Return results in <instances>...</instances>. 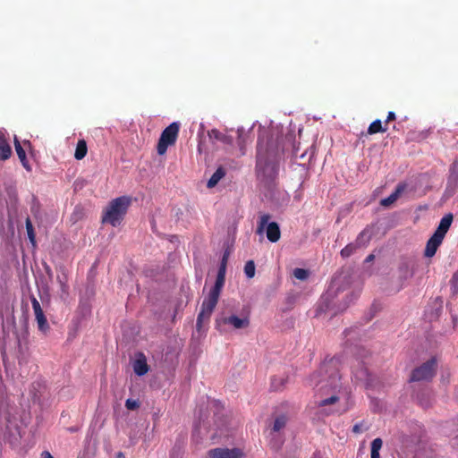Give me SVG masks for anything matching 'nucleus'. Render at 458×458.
<instances>
[{
  "mask_svg": "<svg viewBox=\"0 0 458 458\" xmlns=\"http://www.w3.org/2000/svg\"><path fill=\"white\" fill-rule=\"evenodd\" d=\"M227 326L232 327L233 329L247 328L250 326V318L247 316L240 318L234 314H232L230 316L221 314L216 317L215 320L216 329H217L221 333H224L227 331Z\"/></svg>",
  "mask_w": 458,
  "mask_h": 458,
  "instance_id": "7ed1b4c3",
  "label": "nucleus"
},
{
  "mask_svg": "<svg viewBox=\"0 0 458 458\" xmlns=\"http://www.w3.org/2000/svg\"><path fill=\"white\" fill-rule=\"evenodd\" d=\"M133 372H148V365L147 363V358L142 352H138L135 355L133 361Z\"/></svg>",
  "mask_w": 458,
  "mask_h": 458,
  "instance_id": "4468645a",
  "label": "nucleus"
},
{
  "mask_svg": "<svg viewBox=\"0 0 458 458\" xmlns=\"http://www.w3.org/2000/svg\"><path fill=\"white\" fill-rule=\"evenodd\" d=\"M353 432H355V433H360V428L359 425H355L353 427Z\"/></svg>",
  "mask_w": 458,
  "mask_h": 458,
  "instance_id": "e433bc0d",
  "label": "nucleus"
},
{
  "mask_svg": "<svg viewBox=\"0 0 458 458\" xmlns=\"http://www.w3.org/2000/svg\"><path fill=\"white\" fill-rule=\"evenodd\" d=\"M375 259V255L374 254H369L366 259H365V262L366 263H369V262H371L373 261Z\"/></svg>",
  "mask_w": 458,
  "mask_h": 458,
  "instance_id": "c9c22d12",
  "label": "nucleus"
},
{
  "mask_svg": "<svg viewBox=\"0 0 458 458\" xmlns=\"http://www.w3.org/2000/svg\"><path fill=\"white\" fill-rule=\"evenodd\" d=\"M403 191V187L398 185L396 190L391 195H389L387 198L381 199V202H380L381 205L384 207L390 206L394 201H396V199L399 198V196Z\"/></svg>",
  "mask_w": 458,
  "mask_h": 458,
  "instance_id": "b1692460",
  "label": "nucleus"
},
{
  "mask_svg": "<svg viewBox=\"0 0 458 458\" xmlns=\"http://www.w3.org/2000/svg\"><path fill=\"white\" fill-rule=\"evenodd\" d=\"M118 458H122V454H119Z\"/></svg>",
  "mask_w": 458,
  "mask_h": 458,
  "instance_id": "79ce46f5",
  "label": "nucleus"
},
{
  "mask_svg": "<svg viewBox=\"0 0 458 458\" xmlns=\"http://www.w3.org/2000/svg\"><path fill=\"white\" fill-rule=\"evenodd\" d=\"M419 379H420V377H413L411 380V381H414V380H419Z\"/></svg>",
  "mask_w": 458,
  "mask_h": 458,
  "instance_id": "a19ab883",
  "label": "nucleus"
},
{
  "mask_svg": "<svg viewBox=\"0 0 458 458\" xmlns=\"http://www.w3.org/2000/svg\"><path fill=\"white\" fill-rule=\"evenodd\" d=\"M12 155V148L8 143L5 135L0 131V159L6 160Z\"/></svg>",
  "mask_w": 458,
  "mask_h": 458,
  "instance_id": "2eb2a0df",
  "label": "nucleus"
},
{
  "mask_svg": "<svg viewBox=\"0 0 458 458\" xmlns=\"http://www.w3.org/2000/svg\"><path fill=\"white\" fill-rule=\"evenodd\" d=\"M219 297L210 293L203 300L200 310L197 317L196 328L198 331L201 330L202 325L209 321L210 317L217 305Z\"/></svg>",
  "mask_w": 458,
  "mask_h": 458,
  "instance_id": "39448f33",
  "label": "nucleus"
},
{
  "mask_svg": "<svg viewBox=\"0 0 458 458\" xmlns=\"http://www.w3.org/2000/svg\"><path fill=\"white\" fill-rule=\"evenodd\" d=\"M383 442L381 438H375L371 443L370 458H380L379 451L382 448Z\"/></svg>",
  "mask_w": 458,
  "mask_h": 458,
  "instance_id": "393cba45",
  "label": "nucleus"
},
{
  "mask_svg": "<svg viewBox=\"0 0 458 458\" xmlns=\"http://www.w3.org/2000/svg\"><path fill=\"white\" fill-rule=\"evenodd\" d=\"M295 278L304 281L309 277V271L304 268H295L293 272Z\"/></svg>",
  "mask_w": 458,
  "mask_h": 458,
  "instance_id": "c85d7f7f",
  "label": "nucleus"
},
{
  "mask_svg": "<svg viewBox=\"0 0 458 458\" xmlns=\"http://www.w3.org/2000/svg\"><path fill=\"white\" fill-rule=\"evenodd\" d=\"M400 269H405V270H408V266H407V264H403V265L400 267Z\"/></svg>",
  "mask_w": 458,
  "mask_h": 458,
  "instance_id": "4c0bfd02",
  "label": "nucleus"
},
{
  "mask_svg": "<svg viewBox=\"0 0 458 458\" xmlns=\"http://www.w3.org/2000/svg\"><path fill=\"white\" fill-rule=\"evenodd\" d=\"M208 135L210 140H216L224 144L232 145L233 142L232 136L226 135L217 129H212L208 131Z\"/></svg>",
  "mask_w": 458,
  "mask_h": 458,
  "instance_id": "dca6fc26",
  "label": "nucleus"
},
{
  "mask_svg": "<svg viewBox=\"0 0 458 458\" xmlns=\"http://www.w3.org/2000/svg\"><path fill=\"white\" fill-rule=\"evenodd\" d=\"M179 130V123L174 122L162 131L157 146L158 155L165 154L168 147L175 144Z\"/></svg>",
  "mask_w": 458,
  "mask_h": 458,
  "instance_id": "20e7f679",
  "label": "nucleus"
},
{
  "mask_svg": "<svg viewBox=\"0 0 458 458\" xmlns=\"http://www.w3.org/2000/svg\"><path fill=\"white\" fill-rule=\"evenodd\" d=\"M458 188V163L455 161L450 167V174L446 190L453 195Z\"/></svg>",
  "mask_w": 458,
  "mask_h": 458,
  "instance_id": "9b49d317",
  "label": "nucleus"
},
{
  "mask_svg": "<svg viewBox=\"0 0 458 458\" xmlns=\"http://www.w3.org/2000/svg\"><path fill=\"white\" fill-rule=\"evenodd\" d=\"M287 380L288 377L286 374H274L270 378L271 388L276 391L280 390L284 387Z\"/></svg>",
  "mask_w": 458,
  "mask_h": 458,
  "instance_id": "aec40b11",
  "label": "nucleus"
},
{
  "mask_svg": "<svg viewBox=\"0 0 458 458\" xmlns=\"http://www.w3.org/2000/svg\"><path fill=\"white\" fill-rule=\"evenodd\" d=\"M343 359L342 356L332 357L330 359H326L322 364V369L328 370H340L344 369V367L342 366Z\"/></svg>",
  "mask_w": 458,
  "mask_h": 458,
  "instance_id": "ddd939ff",
  "label": "nucleus"
},
{
  "mask_svg": "<svg viewBox=\"0 0 458 458\" xmlns=\"http://www.w3.org/2000/svg\"><path fill=\"white\" fill-rule=\"evenodd\" d=\"M386 131H387V126H386V125L383 126L381 120L377 119L369 124L367 132L366 133L362 132L361 135H364V134L372 135V134H375L377 132H386Z\"/></svg>",
  "mask_w": 458,
  "mask_h": 458,
  "instance_id": "412c9836",
  "label": "nucleus"
},
{
  "mask_svg": "<svg viewBox=\"0 0 458 458\" xmlns=\"http://www.w3.org/2000/svg\"><path fill=\"white\" fill-rule=\"evenodd\" d=\"M208 458H244V453L239 448L218 447L208 451Z\"/></svg>",
  "mask_w": 458,
  "mask_h": 458,
  "instance_id": "6e6552de",
  "label": "nucleus"
},
{
  "mask_svg": "<svg viewBox=\"0 0 458 458\" xmlns=\"http://www.w3.org/2000/svg\"><path fill=\"white\" fill-rule=\"evenodd\" d=\"M244 273L248 278H252L255 276V263L253 260H249L245 263Z\"/></svg>",
  "mask_w": 458,
  "mask_h": 458,
  "instance_id": "cd10ccee",
  "label": "nucleus"
},
{
  "mask_svg": "<svg viewBox=\"0 0 458 458\" xmlns=\"http://www.w3.org/2000/svg\"><path fill=\"white\" fill-rule=\"evenodd\" d=\"M286 423H287L286 416L280 415L276 418L273 427H272V430L274 432H280L285 427Z\"/></svg>",
  "mask_w": 458,
  "mask_h": 458,
  "instance_id": "a878e982",
  "label": "nucleus"
},
{
  "mask_svg": "<svg viewBox=\"0 0 458 458\" xmlns=\"http://www.w3.org/2000/svg\"><path fill=\"white\" fill-rule=\"evenodd\" d=\"M225 275L224 274V272L218 271L216 279V283L208 293L215 295L216 297H219L222 288L225 284Z\"/></svg>",
  "mask_w": 458,
  "mask_h": 458,
  "instance_id": "6ab92c4d",
  "label": "nucleus"
},
{
  "mask_svg": "<svg viewBox=\"0 0 458 458\" xmlns=\"http://www.w3.org/2000/svg\"><path fill=\"white\" fill-rule=\"evenodd\" d=\"M326 414H329L331 412H334L335 411L334 410H328L327 411L326 409L323 411Z\"/></svg>",
  "mask_w": 458,
  "mask_h": 458,
  "instance_id": "58836bf2",
  "label": "nucleus"
},
{
  "mask_svg": "<svg viewBox=\"0 0 458 458\" xmlns=\"http://www.w3.org/2000/svg\"><path fill=\"white\" fill-rule=\"evenodd\" d=\"M25 224H26V230H27L28 238H29L30 242H31V244L33 246H35L36 245V233H35V231H34V227H33L32 222L30 219V217H27Z\"/></svg>",
  "mask_w": 458,
  "mask_h": 458,
  "instance_id": "bb28decb",
  "label": "nucleus"
},
{
  "mask_svg": "<svg viewBox=\"0 0 458 458\" xmlns=\"http://www.w3.org/2000/svg\"><path fill=\"white\" fill-rule=\"evenodd\" d=\"M87 152H88V147H87V143H86L85 140H83V139L79 140L77 142V146H76V149H75V153H74L75 159H77V160L83 159L86 157Z\"/></svg>",
  "mask_w": 458,
  "mask_h": 458,
  "instance_id": "4be33fe9",
  "label": "nucleus"
},
{
  "mask_svg": "<svg viewBox=\"0 0 458 458\" xmlns=\"http://www.w3.org/2000/svg\"><path fill=\"white\" fill-rule=\"evenodd\" d=\"M40 458H54V457L52 456V454L49 452L45 451L41 454Z\"/></svg>",
  "mask_w": 458,
  "mask_h": 458,
  "instance_id": "f704fd0d",
  "label": "nucleus"
},
{
  "mask_svg": "<svg viewBox=\"0 0 458 458\" xmlns=\"http://www.w3.org/2000/svg\"><path fill=\"white\" fill-rule=\"evenodd\" d=\"M125 406L128 410L134 411L140 407V403L135 399H127L125 402Z\"/></svg>",
  "mask_w": 458,
  "mask_h": 458,
  "instance_id": "7c9ffc66",
  "label": "nucleus"
},
{
  "mask_svg": "<svg viewBox=\"0 0 458 458\" xmlns=\"http://www.w3.org/2000/svg\"><path fill=\"white\" fill-rule=\"evenodd\" d=\"M227 258L224 255L218 271H223L225 275Z\"/></svg>",
  "mask_w": 458,
  "mask_h": 458,
  "instance_id": "473e14b6",
  "label": "nucleus"
},
{
  "mask_svg": "<svg viewBox=\"0 0 458 458\" xmlns=\"http://www.w3.org/2000/svg\"><path fill=\"white\" fill-rule=\"evenodd\" d=\"M225 175V171L223 167H218L212 176L208 181L207 186L208 188L215 187L218 182Z\"/></svg>",
  "mask_w": 458,
  "mask_h": 458,
  "instance_id": "5701e85b",
  "label": "nucleus"
},
{
  "mask_svg": "<svg viewBox=\"0 0 458 458\" xmlns=\"http://www.w3.org/2000/svg\"><path fill=\"white\" fill-rule=\"evenodd\" d=\"M270 215L263 214L259 217L257 233L261 234L266 230L267 238L271 242H276L281 237V231L276 222H270Z\"/></svg>",
  "mask_w": 458,
  "mask_h": 458,
  "instance_id": "423d86ee",
  "label": "nucleus"
},
{
  "mask_svg": "<svg viewBox=\"0 0 458 458\" xmlns=\"http://www.w3.org/2000/svg\"><path fill=\"white\" fill-rule=\"evenodd\" d=\"M437 369V360L436 357H432L420 367L413 369L411 372H435Z\"/></svg>",
  "mask_w": 458,
  "mask_h": 458,
  "instance_id": "a211bd4d",
  "label": "nucleus"
},
{
  "mask_svg": "<svg viewBox=\"0 0 458 458\" xmlns=\"http://www.w3.org/2000/svg\"><path fill=\"white\" fill-rule=\"evenodd\" d=\"M130 204L131 199L127 196L114 199L103 212L102 223L110 224L114 227L118 226L123 220Z\"/></svg>",
  "mask_w": 458,
  "mask_h": 458,
  "instance_id": "f03ea898",
  "label": "nucleus"
},
{
  "mask_svg": "<svg viewBox=\"0 0 458 458\" xmlns=\"http://www.w3.org/2000/svg\"><path fill=\"white\" fill-rule=\"evenodd\" d=\"M278 148L272 137L259 135L257 144L256 174L265 182H273L278 174Z\"/></svg>",
  "mask_w": 458,
  "mask_h": 458,
  "instance_id": "f257e3e1",
  "label": "nucleus"
},
{
  "mask_svg": "<svg viewBox=\"0 0 458 458\" xmlns=\"http://www.w3.org/2000/svg\"><path fill=\"white\" fill-rule=\"evenodd\" d=\"M31 304L38 329L43 333H47L49 330V325L39 301L35 297H32Z\"/></svg>",
  "mask_w": 458,
  "mask_h": 458,
  "instance_id": "1a4fd4ad",
  "label": "nucleus"
},
{
  "mask_svg": "<svg viewBox=\"0 0 458 458\" xmlns=\"http://www.w3.org/2000/svg\"><path fill=\"white\" fill-rule=\"evenodd\" d=\"M337 401H338V397L335 395H332L329 398H326V399L320 401L318 405L321 408H325L327 405L335 403Z\"/></svg>",
  "mask_w": 458,
  "mask_h": 458,
  "instance_id": "c756f323",
  "label": "nucleus"
},
{
  "mask_svg": "<svg viewBox=\"0 0 458 458\" xmlns=\"http://www.w3.org/2000/svg\"><path fill=\"white\" fill-rule=\"evenodd\" d=\"M443 237L436 233H433V235L427 242L426 248L424 250V256L427 258H432L436 254L441 243L443 242Z\"/></svg>",
  "mask_w": 458,
  "mask_h": 458,
  "instance_id": "9d476101",
  "label": "nucleus"
},
{
  "mask_svg": "<svg viewBox=\"0 0 458 458\" xmlns=\"http://www.w3.org/2000/svg\"><path fill=\"white\" fill-rule=\"evenodd\" d=\"M453 219H454L453 214L448 213V214L445 215L441 218L440 223L434 233L445 238L446 233L448 232L449 228L453 223Z\"/></svg>",
  "mask_w": 458,
  "mask_h": 458,
  "instance_id": "f8f14e48",
  "label": "nucleus"
},
{
  "mask_svg": "<svg viewBox=\"0 0 458 458\" xmlns=\"http://www.w3.org/2000/svg\"><path fill=\"white\" fill-rule=\"evenodd\" d=\"M396 116H395V114L394 112H388L387 114V116H386V119L385 121V125L387 126V123H389L390 122L395 120Z\"/></svg>",
  "mask_w": 458,
  "mask_h": 458,
  "instance_id": "2f4dec72",
  "label": "nucleus"
},
{
  "mask_svg": "<svg viewBox=\"0 0 458 458\" xmlns=\"http://www.w3.org/2000/svg\"><path fill=\"white\" fill-rule=\"evenodd\" d=\"M194 432H195V433H197V432H198V433H199V434H200V433H201V428H196Z\"/></svg>",
  "mask_w": 458,
  "mask_h": 458,
  "instance_id": "ea45409f",
  "label": "nucleus"
},
{
  "mask_svg": "<svg viewBox=\"0 0 458 458\" xmlns=\"http://www.w3.org/2000/svg\"><path fill=\"white\" fill-rule=\"evenodd\" d=\"M357 354L359 355V357L364 358V357H367V355L369 354V352L366 351L365 349L361 348V349L358 350Z\"/></svg>",
  "mask_w": 458,
  "mask_h": 458,
  "instance_id": "72a5a7b5",
  "label": "nucleus"
},
{
  "mask_svg": "<svg viewBox=\"0 0 458 458\" xmlns=\"http://www.w3.org/2000/svg\"><path fill=\"white\" fill-rule=\"evenodd\" d=\"M14 147H15V151L17 153V156H18V157H19L22 166L27 171H30L31 167H30V165L29 161H28V159H27L26 152L23 149V148L21 147L20 141L17 140L16 137L14 139Z\"/></svg>",
  "mask_w": 458,
  "mask_h": 458,
  "instance_id": "f3484780",
  "label": "nucleus"
},
{
  "mask_svg": "<svg viewBox=\"0 0 458 458\" xmlns=\"http://www.w3.org/2000/svg\"><path fill=\"white\" fill-rule=\"evenodd\" d=\"M368 230L364 229L362 230L354 243H349L347 244L344 249H342L340 254L343 258H349L351 255H352L355 250L361 247L365 246L370 240V236L368 235Z\"/></svg>",
  "mask_w": 458,
  "mask_h": 458,
  "instance_id": "0eeeda50",
  "label": "nucleus"
}]
</instances>
